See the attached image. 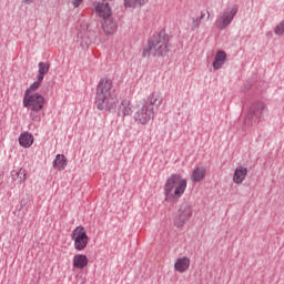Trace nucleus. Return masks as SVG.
I'll use <instances>...</instances> for the list:
<instances>
[{
	"label": "nucleus",
	"instance_id": "obj_14",
	"mask_svg": "<svg viewBox=\"0 0 284 284\" xmlns=\"http://www.w3.org/2000/svg\"><path fill=\"white\" fill-rule=\"evenodd\" d=\"M245 176H247V168H236L233 175V183H236V185H241V183L245 181Z\"/></svg>",
	"mask_w": 284,
	"mask_h": 284
},
{
	"label": "nucleus",
	"instance_id": "obj_16",
	"mask_svg": "<svg viewBox=\"0 0 284 284\" xmlns=\"http://www.w3.org/2000/svg\"><path fill=\"white\" fill-rule=\"evenodd\" d=\"M88 256L84 254H75L73 256V267H75V270H83L84 267H88Z\"/></svg>",
	"mask_w": 284,
	"mask_h": 284
},
{
	"label": "nucleus",
	"instance_id": "obj_4",
	"mask_svg": "<svg viewBox=\"0 0 284 284\" xmlns=\"http://www.w3.org/2000/svg\"><path fill=\"white\" fill-rule=\"evenodd\" d=\"M239 14V7L232 6L224 9L216 17L215 27L217 30H225L234 21V17Z\"/></svg>",
	"mask_w": 284,
	"mask_h": 284
},
{
	"label": "nucleus",
	"instance_id": "obj_11",
	"mask_svg": "<svg viewBox=\"0 0 284 284\" xmlns=\"http://www.w3.org/2000/svg\"><path fill=\"white\" fill-rule=\"evenodd\" d=\"M174 270L180 274L187 272L190 270V257L187 256L179 257L175 261Z\"/></svg>",
	"mask_w": 284,
	"mask_h": 284
},
{
	"label": "nucleus",
	"instance_id": "obj_29",
	"mask_svg": "<svg viewBox=\"0 0 284 284\" xmlns=\"http://www.w3.org/2000/svg\"><path fill=\"white\" fill-rule=\"evenodd\" d=\"M193 21L196 22V23H200V22L203 21V20L199 17V18H196V19H193Z\"/></svg>",
	"mask_w": 284,
	"mask_h": 284
},
{
	"label": "nucleus",
	"instance_id": "obj_17",
	"mask_svg": "<svg viewBox=\"0 0 284 284\" xmlns=\"http://www.w3.org/2000/svg\"><path fill=\"white\" fill-rule=\"evenodd\" d=\"M119 116H130L132 114V103L130 100H122L118 109Z\"/></svg>",
	"mask_w": 284,
	"mask_h": 284
},
{
	"label": "nucleus",
	"instance_id": "obj_13",
	"mask_svg": "<svg viewBox=\"0 0 284 284\" xmlns=\"http://www.w3.org/2000/svg\"><path fill=\"white\" fill-rule=\"evenodd\" d=\"M27 176H28V171H26V169L11 171V178L13 183H16V185H21V183H26Z\"/></svg>",
	"mask_w": 284,
	"mask_h": 284
},
{
	"label": "nucleus",
	"instance_id": "obj_30",
	"mask_svg": "<svg viewBox=\"0 0 284 284\" xmlns=\"http://www.w3.org/2000/svg\"><path fill=\"white\" fill-rule=\"evenodd\" d=\"M101 2H104V3H110V1L112 0H100Z\"/></svg>",
	"mask_w": 284,
	"mask_h": 284
},
{
	"label": "nucleus",
	"instance_id": "obj_7",
	"mask_svg": "<svg viewBox=\"0 0 284 284\" xmlns=\"http://www.w3.org/2000/svg\"><path fill=\"white\" fill-rule=\"evenodd\" d=\"M71 241H73L74 250H77V252H83V250L88 247V242L90 241L85 227L77 226L71 233Z\"/></svg>",
	"mask_w": 284,
	"mask_h": 284
},
{
	"label": "nucleus",
	"instance_id": "obj_8",
	"mask_svg": "<svg viewBox=\"0 0 284 284\" xmlns=\"http://www.w3.org/2000/svg\"><path fill=\"white\" fill-rule=\"evenodd\" d=\"M265 112H267V104L263 101H255L251 105L245 121H253V123H256V121L263 119Z\"/></svg>",
	"mask_w": 284,
	"mask_h": 284
},
{
	"label": "nucleus",
	"instance_id": "obj_10",
	"mask_svg": "<svg viewBox=\"0 0 284 284\" xmlns=\"http://www.w3.org/2000/svg\"><path fill=\"white\" fill-rule=\"evenodd\" d=\"M93 8L95 10V14H98L102 20L112 17V8H110V2L94 1Z\"/></svg>",
	"mask_w": 284,
	"mask_h": 284
},
{
	"label": "nucleus",
	"instance_id": "obj_21",
	"mask_svg": "<svg viewBox=\"0 0 284 284\" xmlns=\"http://www.w3.org/2000/svg\"><path fill=\"white\" fill-rule=\"evenodd\" d=\"M148 103L159 106L163 103V95L159 92H153L148 97Z\"/></svg>",
	"mask_w": 284,
	"mask_h": 284
},
{
	"label": "nucleus",
	"instance_id": "obj_31",
	"mask_svg": "<svg viewBox=\"0 0 284 284\" xmlns=\"http://www.w3.org/2000/svg\"><path fill=\"white\" fill-rule=\"evenodd\" d=\"M200 19H205V13H201V17H200Z\"/></svg>",
	"mask_w": 284,
	"mask_h": 284
},
{
	"label": "nucleus",
	"instance_id": "obj_18",
	"mask_svg": "<svg viewBox=\"0 0 284 284\" xmlns=\"http://www.w3.org/2000/svg\"><path fill=\"white\" fill-rule=\"evenodd\" d=\"M19 143L21 148H31L32 143H34V136L29 132L21 133L19 136Z\"/></svg>",
	"mask_w": 284,
	"mask_h": 284
},
{
	"label": "nucleus",
	"instance_id": "obj_3",
	"mask_svg": "<svg viewBox=\"0 0 284 284\" xmlns=\"http://www.w3.org/2000/svg\"><path fill=\"white\" fill-rule=\"evenodd\" d=\"M170 48V36L165 31L155 32L149 38L148 48L143 50L142 57H165Z\"/></svg>",
	"mask_w": 284,
	"mask_h": 284
},
{
	"label": "nucleus",
	"instance_id": "obj_9",
	"mask_svg": "<svg viewBox=\"0 0 284 284\" xmlns=\"http://www.w3.org/2000/svg\"><path fill=\"white\" fill-rule=\"evenodd\" d=\"M152 119H154V108H150L148 104H142L134 113V120L141 125H148Z\"/></svg>",
	"mask_w": 284,
	"mask_h": 284
},
{
	"label": "nucleus",
	"instance_id": "obj_26",
	"mask_svg": "<svg viewBox=\"0 0 284 284\" xmlns=\"http://www.w3.org/2000/svg\"><path fill=\"white\" fill-rule=\"evenodd\" d=\"M274 32L278 37H281V34H284V20L275 27Z\"/></svg>",
	"mask_w": 284,
	"mask_h": 284
},
{
	"label": "nucleus",
	"instance_id": "obj_25",
	"mask_svg": "<svg viewBox=\"0 0 284 284\" xmlns=\"http://www.w3.org/2000/svg\"><path fill=\"white\" fill-rule=\"evenodd\" d=\"M148 0H124L125 8H136L139 6H145Z\"/></svg>",
	"mask_w": 284,
	"mask_h": 284
},
{
	"label": "nucleus",
	"instance_id": "obj_27",
	"mask_svg": "<svg viewBox=\"0 0 284 284\" xmlns=\"http://www.w3.org/2000/svg\"><path fill=\"white\" fill-rule=\"evenodd\" d=\"M82 2L83 0H73L72 4L74 6V8H79V6H81Z\"/></svg>",
	"mask_w": 284,
	"mask_h": 284
},
{
	"label": "nucleus",
	"instance_id": "obj_1",
	"mask_svg": "<svg viewBox=\"0 0 284 284\" xmlns=\"http://www.w3.org/2000/svg\"><path fill=\"white\" fill-rule=\"evenodd\" d=\"M95 106L103 111L116 109V98L114 97V83L112 79L102 78L100 79L95 90Z\"/></svg>",
	"mask_w": 284,
	"mask_h": 284
},
{
	"label": "nucleus",
	"instance_id": "obj_22",
	"mask_svg": "<svg viewBox=\"0 0 284 284\" xmlns=\"http://www.w3.org/2000/svg\"><path fill=\"white\" fill-rule=\"evenodd\" d=\"M38 68H39V71H38L39 73L37 77H40L42 80L45 79V74L50 72V63L39 62Z\"/></svg>",
	"mask_w": 284,
	"mask_h": 284
},
{
	"label": "nucleus",
	"instance_id": "obj_28",
	"mask_svg": "<svg viewBox=\"0 0 284 284\" xmlns=\"http://www.w3.org/2000/svg\"><path fill=\"white\" fill-rule=\"evenodd\" d=\"M22 1L29 6V3H33L34 0H22Z\"/></svg>",
	"mask_w": 284,
	"mask_h": 284
},
{
	"label": "nucleus",
	"instance_id": "obj_12",
	"mask_svg": "<svg viewBox=\"0 0 284 284\" xmlns=\"http://www.w3.org/2000/svg\"><path fill=\"white\" fill-rule=\"evenodd\" d=\"M102 28L105 34H114L116 32V21L112 19V16L102 20Z\"/></svg>",
	"mask_w": 284,
	"mask_h": 284
},
{
	"label": "nucleus",
	"instance_id": "obj_19",
	"mask_svg": "<svg viewBox=\"0 0 284 284\" xmlns=\"http://www.w3.org/2000/svg\"><path fill=\"white\" fill-rule=\"evenodd\" d=\"M67 166H68V160L65 159V155L58 154L53 160V168L55 170H59V172H61L65 170Z\"/></svg>",
	"mask_w": 284,
	"mask_h": 284
},
{
	"label": "nucleus",
	"instance_id": "obj_20",
	"mask_svg": "<svg viewBox=\"0 0 284 284\" xmlns=\"http://www.w3.org/2000/svg\"><path fill=\"white\" fill-rule=\"evenodd\" d=\"M206 172L207 171L205 170L204 166L194 169L191 175V181H193L194 183H199L200 181H203V179H205Z\"/></svg>",
	"mask_w": 284,
	"mask_h": 284
},
{
	"label": "nucleus",
	"instance_id": "obj_5",
	"mask_svg": "<svg viewBox=\"0 0 284 284\" xmlns=\"http://www.w3.org/2000/svg\"><path fill=\"white\" fill-rule=\"evenodd\" d=\"M23 108L29 109L31 112H41L45 105V98L41 93L28 94L23 97Z\"/></svg>",
	"mask_w": 284,
	"mask_h": 284
},
{
	"label": "nucleus",
	"instance_id": "obj_24",
	"mask_svg": "<svg viewBox=\"0 0 284 284\" xmlns=\"http://www.w3.org/2000/svg\"><path fill=\"white\" fill-rule=\"evenodd\" d=\"M41 83H43V80L41 77H37L36 82H33L24 92V94H30V92H37L39 88H41Z\"/></svg>",
	"mask_w": 284,
	"mask_h": 284
},
{
	"label": "nucleus",
	"instance_id": "obj_2",
	"mask_svg": "<svg viewBox=\"0 0 284 284\" xmlns=\"http://www.w3.org/2000/svg\"><path fill=\"white\" fill-rule=\"evenodd\" d=\"M187 190V180L180 174H171L164 183V201L175 203Z\"/></svg>",
	"mask_w": 284,
	"mask_h": 284
},
{
	"label": "nucleus",
	"instance_id": "obj_6",
	"mask_svg": "<svg viewBox=\"0 0 284 284\" xmlns=\"http://www.w3.org/2000/svg\"><path fill=\"white\" fill-rule=\"evenodd\" d=\"M192 219V205L190 202H182L173 219L175 227H183Z\"/></svg>",
	"mask_w": 284,
	"mask_h": 284
},
{
	"label": "nucleus",
	"instance_id": "obj_15",
	"mask_svg": "<svg viewBox=\"0 0 284 284\" xmlns=\"http://www.w3.org/2000/svg\"><path fill=\"white\" fill-rule=\"evenodd\" d=\"M225 61H227V53L225 51H217L213 61L214 70H221L225 65Z\"/></svg>",
	"mask_w": 284,
	"mask_h": 284
},
{
	"label": "nucleus",
	"instance_id": "obj_23",
	"mask_svg": "<svg viewBox=\"0 0 284 284\" xmlns=\"http://www.w3.org/2000/svg\"><path fill=\"white\" fill-rule=\"evenodd\" d=\"M77 43H79L80 48H83V49L89 48L90 38L85 33H79L78 39H77Z\"/></svg>",
	"mask_w": 284,
	"mask_h": 284
}]
</instances>
